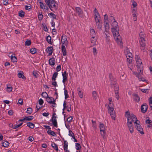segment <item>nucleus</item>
Masks as SVG:
<instances>
[{
	"mask_svg": "<svg viewBox=\"0 0 152 152\" xmlns=\"http://www.w3.org/2000/svg\"><path fill=\"white\" fill-rule=\"evenodd\" d=\"M140 74H138V78L139 80V81H146V82H147V81L145 80L144 78L143 77H140Z\"/></svg>",
	"mask_w": 152,
	"mask_h": 152,
	"instance_id": "obj_47",
	"label": "nucleus"
},
{
	"mask_svg": "<svg viewBox=\"0 0 152 152\" xmlns=\"http://www.w3.org/2000/svg\"><path fill=\"white\" fill-rule=\"evenodd\" d=\"M49 15H51V18H53V19H56V16L53 13L51 12L48 14Z\"/></svg>",
	"mask_w": 152,
	"mask_h": 152,
	"instance_id": "obj_40",
	"label": "nucleus"
},
{
	"mask_svg": "<svg viewBox=\"0 0 152 152\" xmlns=\"http://www.w3.org/2000/svg\"><path fill=\"white\" fill-rule=\"evenodd\" d=\"M131 115V114H130V112L129 110L126 112L125 116L127 118H128V117L130 116Z\"/></svg>",
	"mask_w": 152,
	"mask_h": 152,
	"instance_id": "obj_52",
	"label": "nucleus"
},
{
	"mask_svg": "<svg viewBox=\"0 0 152 152\" xmlns=\"http://www.w3.org/2000/svg\"><path fill=\"white\" fill-rule=\"evenodd\" d=\"M58 73L57 72H55L53 74L52 77V80L53 81H55L56 78L58 75Z\"/></svg>",
	"mask_w": 152,
	"mask_h": 152,
	"instance_id": "obj_27",
	"label": "nucleus"
},
{
	"mask_svg": "<svg viewBox=\"0 0 152 152\" xmlns=\"http://www.w3.org/2000/svg\"><path fill=\"white\" fill-rule=\"evenodd\" d=\"M95 38H92L91 39V43H93L92 46H94L95 45H96V44H95V42H96V41L94 39Z\"/></svg>",
	"mask_w": 152,
	"mask_h": 152,
	"instance_id": "obj_51",
	"label": "nucleus"
},
{
	"mask_svg": "<svg viewBox=\"0 0 152 152\" xmlns=\"http://www.w3.org/2000/svg\"><path fill=\"white\" fill-rule=\"evenodd\" d=\"M40 6V8L42 9H45V7L46 5H44V4L42 2H39Z\"/></svg>",
	"mask_w": 152,
	"mask_h": 152,
	"instance_id": "obj_45",
	"label": "nucleus"
},
{
	"mask_svg": "<svg viewBox=\"0 0 152 152\" xmlns=\"http://www.w3.org/2000/svg\"><path fill=\"white\" fill-rule=\"evenodd\" d=\"M80 89V88L77 89V91H78V95L81 98H83V93L81 92V91L79 90Z\"/></svg>",
	"mask_w": 152,
	"mask_h": 152,
	"instance_id": "obj_44",
	"label": "nucleus"
},
{
	"mask_svg": "<svg viewBox=\"0 0 152 152\" xmlns=\"http://www.w3.org/2000/svg\"><path fill=\"white\" fill-rule=\"evenodd\" d=\"M33 75L35 77L37 78L38 76V74L36 71H33Z\"/></svg>",
	"mask_w": 152,
	"mask_h": 152,
	"instance_id": "obj_50",
	"label": "nucleus"
},
{
	"mask_svg": "<svg viewBox=\"0 0 152 152\" xmlns=\"http://www.w3.org/2000/svg\"><path fill=\"white\" fill-rule=\"evenodd\" d=\"M25 13L22 10H21L19 13L18 15L19 16L21 17H23L24 16Z\"/></svg>",
	"mask_w": 152,
	"mask_h": 152,
	"instance_id": "obj_38",
	"label": "nucleus"
},
{
	"mask_svg": "<svg viewBox=\"0 0 152 152\" xmlns=\"http://www.w3.org/2000/svg\"><path fill=\"white\" fill-rule=\"evenodd\" d=\"M61 41L62 44H65L66 45L68 44V41H67L66 37L65 36L62 35L61 37Z\"/></svg>",
	"mask_w": 152,
	"mask_h": 152,
	"instance_id": "obj_13",
	"label": "nucleus"
},
{
	"mask_svg": "<svg viewBox=\"0 0 152 152\" xmlns=\"http://www.w3.org/2000/svg\"><path fill=\"white\" fill-rule=\"evenodd\" d=\"M44 103L43 100L42 99H40L39 100V103L40 105H42Z\"/></svg>",
	"mask_w": 152,
	"mask_h": 152,
	"instance_id": "obj_59",
	"label": "nucleus"
},
{
	"mask_svg": "<svg viewBox=\"0 0 152 152\" xmlns=\"http://www.w3.org/2000/svg\"><path fill=\"white\" fill-rule=\"evenodd\" d=\"M113 106L112 104H110V106H108V110L109 113L113 112V111H114Z\"/></svg>",
	"mask_w": 152,
	"mask_h": 152,
	"instance_id": "obj_30",
	"label": "nucleus"
},
{
	"mask_svg": "<svg viewBox=\"0 0 152 152\" xmlns=\"http://www.w3.org/2000/svg\"><path fill=\"white\" fill-rule=\"evenodd\" d=\"M130 119V120H132V121H134V124H137V122H139V123H140V121L137 120V118L133 114L131 113V115L130 116L128 117L127 118V120L128 118Z\"/></svg>",
	"mask_w": 152,
	"mask_h": 152,
	"instance_id": "obj_7",
	"label": "nucleus"
},
{
	"mask_svg": "<svg viewBox=\"0 0 152 152\" xmlns=\"http://www.w3.org/2000/svg\"><path fill=\"white\" fill-rule=\"evenodd\" d=\"M55 59L53 57L50 58L49 61V64L51 66H54L55 65Z\"/></svg>",
	"mask_w": 152,
	"mask_h": 152,
	"instance_id": "obj_17",
	"label": "nucleus"
},
{
	"mask_svg": "<svg viewBox=\"0 0 152 152\" xmlns=\"http://www.w3.org/2000/svg\"><path fill=\"white\" fill-rule=\"evenodd\" d=\"M137 70L139 71V73H142L143 72V65L142 62L137 63Z\"/></svg>",
	"mask_w": 152,
	"mask_h": 152,
	"instance_id": "obj_8",
	"label": "nucleus"
},
{
	"mask_svg": "<svg viewBox=\"0 0 152 152\" xmlns=\"http://www.w3.org/2000/svg\"><path fill=\"white\" fill-rule=\"evenodd\" d=\"M132 56V54L130 52L129 53H128L126 55V57L127 58H132L131 57Z\"/></svg>",
	"mask_w": 152,
	"mask_h": 152,
	"instance_id": "obj_64",
	"label": "nucleus"
},
{
	"mask_svg": "<svg viewBox=\"0 0 152 152\" xmlns=\"http://www.w3.org/2000/svg\"><path fill=\"white\" fill-rule=\"evenodd\" d=\"M41 95H42L43 97L46 98H46H47L48 96L47 93L46 92H42L41 94Z\"/></svg>",
	"mask_w": 152,
	"mask_h": 152,
	"instance_id": "obj_36",
	"label": "nucleus"
},
{
	"mask_svg": "<svg viewBox=\"0 0 152 152\" xmlns=\"http://www.w3.org/2000/svg\"><path fill=\"white\" fill-rule=\"evenodd\" d=\"M12 90V88L11 87L7 86V91L8 92H11Z\"/></svg>",
	"mask_w": 152,
	"mask_h": 152,
	"instance_id": "obj_63",
	"label": "nucleus"
},
{
	"mask_svg": "<svg viewBox=\"0 0 152 152\" xmlns=\"http://www.w3.org/2000/svg\"><path fill=\"white\" fill-rule=\"evenodd\" d=\"M99 128L101 134L103 138L104 139L105 138V128L104 124H100Z\"/></svg>",
	"mask_w": 152,
	"mask_h": 152,
	"instance_id": "obj_4",
	"label": "nucleus"
},
{
	"mask_svg": "<svg viewBox=\"0 0 152 152\" xmlns=\"http://www.w3.org/2000/svg\"><path fill=\"white\" fill-rule=\"evenodd\" d=\"M149 105L151 108V110H152V97H151L149 99Z\"/></svg>",
	"mask_w": 152,
	"mask_h": 152,
	"instance_id": "obj_46",
	"label": "nucleus"
},
{
	"mask_svg": "<svg viewBox=\"0 0 152 152\" xmlns=\"http://www.w3.org/2000/svg\"><path fill=\"white\" fill-rule=\"evenodd\" d=\"M108 16L107 14L104 15V25L105 27V31L107 32L109 31L110 28L109 24L108 23Z\"/></svg>",
	"mask_w": 152,
	"mask_h": 152,
	"instance_id": "obj_2",
	"label": "nucleus"
},
{
	"mask_svg": "<svg viewBox=\"0 0 152 152\" xmlns=\"http://www.w3.org/2000/svg\"><path fill=\"white\" fill-rule=\"evenodd\" d=\"M32 111V109L31 107H28L27 109V110L26 111V112L27 113H28L29 114H31Z\"/></svg>",
	"mask_w": 152,
	"mask_h": 152,
	"instance_id": "obj_43",
	"label": "nucleus"
},
{
	"mask_svg": "<svg viewBox=\"0 0 152 152\" xmlns=\"http://www.w3.org/2000/svg\"><path fill=\"white\" fill-rule=\"evenodd\" d=\"M26 124L31 129H33L35 126L34 124L31 122H27Z\"/></svg>",
	"mask_w": 152,
	"mask_h": 152,
	"instance_id": "obj_23",
	"label": "nucleus"
},
{
	"mask_svg": "<svg viewBox=\"0 0 152 152\" xmlns=\"http://www.w3.org/2000/svg\"><path fill=\"white\" fill-rule=\"evenodd\" d=\"M113 86H114V87L115 88L114 90L115 92L118 91L119 86L117 84L116 82L113 84Z\"/></svg>",
	"mask_w": 152,
	"mask_h": 152,
	"instance_id": "obj_24",
	"label": "nucleus"
},
{
	"mask_svg": "<svg viewBox=\"0 0 152 152\" xmlns=\"http://www.w3.org/2000/svg\"><path fill=\"white\" fill-rule=\"evenodd\" d=\"M135 59L136 61V63L142 62L140 58V57L138 55H136L135 56Z\"/></svg>",
	"mask_w": 152,
	"mask_h": 152,
	"instance_id": "obj_34",
	"label": "nucleus"
},
{
	"mask_svg": "<svg viewBox=\"0 0 152 152\" xmlns=\"http://www.w3.org/2000/svg\"><path fill=\"white\" fill-rule=\"evenodd\" d=\"M36 50L35 48H33L30 49V52L31 53L34 54L36 53Z\"/></svg>",
	"mask_w": 152,
	"mask_h": 152,
	"instance_id": "obj_42",
	"label": "nucleus"
},
{
	"mask_svg": "<svg viewBox=\"0 0 152 152\" xmlns=\"http://www.w3.org/2000/svg\"><path fill=\"white\" fill-rule=\"evenodd\" d=\"M145 123L146 124H149V125L147 126L151 128H152V121L151 120L148 119H147L145 121Z\"/></svg>",
	"mask_w": 152,
	"mask_h": 152,
	"instance_id": "obj_19",
	"label": "nucleus"
},
{
	"mask_svg": "<svg viewBox=\"0 0 152 152\" xmlns=\"http://www.w3.org/2000/svg\"><path fill=\"white\" fill-rule=\"evenodd\" d=\"M46 51L49 53V55H51L53 52V48L52 46L49 47L47 48Z\"/></svg>",
	"mask_w": 152,
	"mask_h": 152,
	"instance_id": "obj_14",
	"label": "nucleus"
},
{
	"mask_svg": "<svg viewBox=\"0 0 152 152\" xmlns=\"http://www.w3.org/2000/svg\"><path fill=\"white\" fill-rule=\"evenodd\" d=\"M51 37L50 35L46 37V40L50 44H51Z\"/></svg>",
	"mask_w": 152,
	"mask_h": 152,
	"instance_id": "obj_35",
	"label": "nucleus"
},
{
	"mask_svg": "<svg viewBox=\"0 0 152 152\" xmlns=\"http://www.w3.org/2000/svg\"><path fill=\"white\" fill-rule=\"evenodd\" d=\"M63 77V82L64 84L65 82L67 81V77L68 75H62Z\"/></svg>",
	"mask_w": 152,
	"mask_h": 152,
	"instance_id": "obj_37",
	"label": "nucleus"
},
{
	"mask_svg": "<svg viewBox=\"0 0 152 152\" xmlns=\"http://www.w3.org/2000/svg\"><path fill=\"white\" fill-rule=\"evenodd\" d=\"M111 31L114 37V38L117 42H118V40L120 42V38L121 37L119 33V28L118 23L116 20H114L111 24Z\"/></svg>",
	"mask_w": 152,
	"mask_h": 152,
	"instance_id": "obj_1",
	"label": "nucleus"
},
{
	"mask_svg": "<svg viewBox=\"0 0 152 152\" xmlns=\"http://www.w3.org/2000/svg\"><path fill=\"white\" fill-rule=\"evenodd\" d=\"M64 93L65 95V99H66L69 97V96L68 94L67 91L66 90H65L64 91Z\"/></svg>",
	"mask_w": 152,
	"mask_h": 152,
	"instance_id": "obj_49",
	"label": "nucleus"
},
{
	"mask_svg": "<svg viewBox=\"0 0 152 152\" xmlns=\"http://www.w3.org/2000/svg\"><path fill=\"white\" fill-rule=\"evenodd\" d=\"M115 97L118 100L119 99V96L118 95V91H115Z\"/></svg>",
	"mask_w": 152,
	"mask_h": 152,
	"instance_id": "obj_55",
	"label": "nucleus"
},
{
	"mask_svg": "<svg viewBox=\"0 0 152 152\" xmlns=\"http://www.w3.org/2000/svg\"><path fill=\"white\" fill-rule=\"evenodd\" d=\"M46 100L50 104H53L55 105H56V104L55 103V100L54 98L52 97H49V96L46 98Z\"/></svg>",
	"mask_w": 152,
	"mask_h": 152,
	"instance_id": "obj_12",
	"label": "nucleus"
},
{
	"mask_svg": "<svg viewBox=\"0 0 152 152\" xmlns=\"http://www.w3.org/2000/svg\"><path fill=\"white\" fill-rule=\"evenodd\" d=\"M100 17H98L96 14L95 15V20L96 25L98 28L100 30L102 29V22L100 20Z\"/></svg>",
	"mask_w": 152,
	"mask_h": 152,
	"instance_id": "obj_3",
	"label": "nucleus"
},
{
	"mask_svg": "<svg viewBox=\"0 0 152 152\" xmlns=\"http://www.w3.org/2000/svg\"><path fill=\"white\" fill-rule=\"evenodd\" d=\"M55 115H56V114L55 113H54L53 114L52 118L51 119L50 121L52 122L53 125L54 126L57 127V120L56 119V117L55 116Z\"/></svg>",
	"mask_w": 152,
	"mask_h": 152,
	"instance_id": "obj_9",
	"label": "nucleus"
},
{
	"mask_svg": "<svg viewBox=\"0 0 152 152\" xmlns=\"http://www.w3.org/2000/svg\"><path fill=\"white\" fill-rule=\"evenodd\" d=\"M34 118L33 116H29L27 117H25L24 118V119H25L26 121H30L31 120L33 119Z\"/></svg>",
	"mask_w": 152,
	"mask_h": 152,
	"instance_id": "obj_28",
	"label": "nucleus"
},
{
	"mask_svg": "<svg viewBox=\"0 0 152 152\" xmlns=\"http://www.w3.org/2000/svg\"><path fill=\"white\" fill-rule=\"evenodd\" d=\"M56 70L57 72L61 70V66L60 65L58 66L56 68Z\"/></svg>",
	"mask_w": 152,
	"mask_h": 152,
	"instance_id": "obj_58",
	"label": "nucleus"
},
{
	"mask_svg": "<svg viewBox=\"0 0 152 152\" xmlns=\"http://www.w3.org/2000/svg\"><path fill=\"white\" fill-rule=\"evenodd\" d=\"M61 50L63 53V55L65 56L66 55V48L65 46L63 44L61 45Z\"/></svg>",
	"mask_w": 152,
	"mask_h": 152,
	"instance_id": "obj_20",
	"label": "nucleus"
},
{
	"mask_svg": "<svg viewBox=\"0 0 152 152\" xmlns=\"http://www.w3.org/2000/svg\"><path fill=\"white\" fill-rule=\"evenodd\" d=\"M43 16L42 13V12H41V14H39L38 15V18L39 20H41L43 18Z\"/></svg>",
	"mask_w": 152,
	"mask_h": 152,
	"instance_id": "obj_53",
	"label": "nucleus"
},
{
	"mask_svg": "<svg viewBox=\"0 0 152 152\" xmlns=\"http://www.w3.org/2000/svg\"><path fill=\"white\" fill-rule=\"evenodd\" d=\"M64 150L66 151H67H67L69 152V150H68L67 149L68 146V142H66V141H64Z\"/></svg>",
	"mask_w": 152,
	"mask_h": 152,
	"instance_id": "obj_22",
	"label": "nucleus"
},
{
	"mask_svg": "<svg viewBox=\"0 0 152 152\" xmlns=\"http://www.w3.org/2000/svg\"><path fill=\"white\" fill-rule=\"evenodd\" d=\"M90 35L92 36V38H95L96 34L93 28H91Z\"/></svg>",
	"mask_w": 152,
	"mask_h": 152,
	"instance_id": "obj_21",
	"label": "nucleus"
},
{
	"mask_svg": "<svg viewBox=\"0 0 152 152\" xmlns=\"http://www.w3.org/2000/svg\"><path fill=\"white\" fill-rule=\"evenodd\" d=\"M127 61L130 64L131 63L132 61V58H127Z\"/></svg>",
	"mask_w": 152,
	"mask_h": 152,
	"instance_id": "obj_57",
	"label": "nucleus"
},
{
	"mask_svg": "<svg viewBox=\"0 0 152 152\" xmlns=\"http://www.w3.org/2000/svg\"><path fill=\"white\" fill-rule=\"evenodd\" d=\"M109 113L112 118L114 120H115V115L114 110L113 111V112H110Z\"/></svg>",
	"mask_w": 152,
	"mask_h": 152,
	"instance_id": "obj_29",
	"label": "nucleus"
},
{
	"mask_svg": "<svg viewBox=\"0 0 152 152\" xmlns=\"http://www.w3.org/2000/svg\"><path fill=\"white\" fill-rule=\"evenodd\" d=\"M9 143L7 141H5L3 143V146L4 147H7L9 145Z\"/></svg>",
	"mask_w": 152,
	"mask_h": 152,
	"instance_id": "obj_48",
	"label": "nucleus"
},
{
	"mask_svg": "<svg viewBox=\"0 0 152 152\" xmlns=\"http://www.w3.org/2000/svg\"><path fill=\"white\" fill-rule=\"evenodd\" d=\"M76 12L79 15L82 14L83 12L80 7H77L75 8Z\"/></svg>",
	"mask_w": 152,
	"mask_h": 152,
	"instance_id": "obj_16",
	"label": "nucleus"
},
{
	"mask_svg": "<svg viewBox=\"0 0 152 152\" xmlns=\"http://www.w3.org/2000/svg\"><path fill=\"white\" fill-rule=\"evenodd\" d=\"M145 40L144 39L143 40L142 39H140V44L141 45V46L142 47V48L145 46V43L144 42L145 41Z\"/></svg>",
	"mask_w": 152,
	"mask_h": 152,
	"instance_id": "obj_32",
	"label": "nucleus"
},
{
	"mask_svg": "<svg viewBox=\"0 0 152 152\" xmlns=\"http://www.w3.org/2000/svg\"><path fill=\"white\" fill-rule=\"evenodd\" d=\"M45 1L46 4L48 6L50 9L53 11L52 9H51L52 4L54 3H55V0H45Z\"/></svg>",
	"mask_w": 152,
	"mask_h": 152,
	"instance_id": "obj_10",
	"label": "nucleus"
},
{
	"mask_svg": "<svg viewBox=\"0 0 152 152\" xmlns=\"http://www.w3.org/2000/svg\"><path fill=\"white\" fill-rule=\"evenodd\" d=\"M69 136L72 137V138L74 139V142H77V141L75 137L74 134L73 133L71 130H69Z\"/></svg>",
	"mask_w": 152,
	"mask_h": 152,
	"instance_id": "obj_15",
	"label": "nucleus"
},
{
	"mask_svg": "<svg viewBox=\"0 0 152 152\" xmlns=\"http://www.w3.org/2000/svg\"><path fill=\"white\" fill-rule=\"evenodd\" d=\"M31 41L30 40H27L25 42V45L26 46H29L31 45Z\"/></svg>",
	"mask_w": 152,
	"mask_h": 152,
	"instance_id": "obj_41",
	"label": "nucleus"
},
{
	"mask_svg": "<svg viewBox=\"0 0 152 152\" xmlns=\"http://www.w3.org/2000/svg\"><path fill=\"white\" fill-rule=\"evenodd\" d=\"M22 73L20 72H19L18 74V77L19 78H22L23 80H25L26 79V77L25 76H24L23 75V72H21Z\"/></svg>",
	"mask_w": 152,
	"mask_h": 152,
	"instance_id": "obj_26",
	"label": "nucleus"
},
{
	"mask_svg": "<svg viewBox=\"0 0 152 152\" xmlns=\"http://www.w3.org/2000/svg\"><path fill=\"white\" fill-rule=\"evenodd\" d=\"M73 118V116L69 117L67 118V121L69 122H71L72 121V120Z\"/></svg>",
	"mask_w": 152,
	"mask_h": 152,
	"instance_id": "obj_56",
	"label": "nucleus"
},
{
	"mask_svg": "<svg viewBox=\"0 0 152 152\" xmlns=\"http://www.w3.org/2000/svg\"><path fill=\"white\" fill-rule=\"evenodd\" d=\"M109 78L110 82H111L110 85L111 86V87H113V84L116 82V80L115 78V77L113 76L112 73H110L109 75Z\"/></svg>",
	"mask_w": 152,
	"mask_h": 152,
	"instance_id": "obj_5",
	"label": "nucleus"
},
{
	"mask_svg": "<svg viewBox=\"0 0 152 152\" xmlns=\"http://www.w3.org/2000/svg\"><path fill=\"white\" fill-rule=\"evenodd\" d=\"M93 98L95 100H96L97 98V94L96 91H94L92 93Z\"/></svg>",
	"mask_w": 152,
	"mask_h": 152,
	"instance_id": "obj_31",
	"label": "nucleus"
},
{
	"mask_svg": "<svg viewBox=\"0 0 152 152\" xmlns=\"http://www.w3.org/2000/svg\"><path fill=\"white\" fill-rule=\"evenodd\" d=\"M133 95L134 96L133 99L134 100L137 102H139L140 101V97L137 94H133Z\"/></svg>",
	"mask_w": 152,
	"mask_h": 152,
	"instance_id": "obj_18",
	"label": "nucleus"
},
{
	"mask_svg": "<svg viewBox=\"0 0 152 152\" xmlns=\"http://www.w3.org/2000/svg\"><path fill=\"white\" fill-rule=\"evenodd\" d=\"M148 106L146 103H144L141 106V110L143 113H145L147 110Z\"/></svg>",
	"mask_w": 152,
	"mask_h": 152,
	"instance_id": "obj_11",
	"label": "nucleus"
},
{
	"mask_svg": "<svg viewBox=\"0 0 152 152\" xmlns=\"http://www.w3.org/2000/svg\"><path fill=\"white\" fill-rule=\"evenodd\" d=\"M11 61L13 62H16L17 61V58L15 56H11Z\"/></svg>",
	"mask_w": 152,
	"mask_h": 152,
	"instance_id": "obj_33",
	"label": "nucleus"
},
{
	"mask_svg": "<svg viewBox=\"0 0 152 152\" xmlns=\"http://www.w3.org/2000/svg\"><path fill=\"white\" fill-rule=\"evenodd\" d=\"M148 89H142L141 90V91L144 93H148Z\"/></svg>",
	"mask_w": 152,
	"mask_h": 152,
	"instance_id": "obj_60",
	"label": "nucleus"
},
{
	"mask_svg": "<svg viewBox=\"0 0 152 152\" xmlns=\"http://www.w3.org/2000/svg\"><path fill=\"white\" fill-rule=\"evenodd\" d=\"M51 146L56 151H58V146L54 142H53V143H52L51 144Z\"/></svg>",
	"mask_w": 152,
	"mask_h": 152,
	"instance_id": "obj_25",
	"label": "nucleus"
},
{
	"mask_svg": "<svg viewBox=\"0 0 152 152\" xmlns=\"http://www.w3.org/2000/svg\"><path fill=\"white\" fill-rule=\"evenodd\" d=\"M134 124L136 129L141 134H144V132H143V129L140 125V123H139L137 122V124Z\"/></svg>",
	"mask_w": 152,
	"mask_h": 152,
	"instance_id": "obj_6",
	"label": "nucleus"
},
{
	"mask_svg": "<svg viewBox=\"0 0 152 152\" xmlns=\"http://www.w3.org/2000/svg\"><path fill=\"white\" fill-rule=\"evenodd\" d=\"M76 149L77 150H80L81 149V146L79 143H76L75 144Z\"/></svg>",
	"mask_w": 152,
	"mask_h": 152,
	"instance_id": "obj_39",
	"label": "nucleus"
},
{
	"mask_svg": "<svg viewBox=\"0 0 152 152\" xmlns=\"http://www.w3.org/2000/svg\"><path fill=\"white\" fill-rule=\"evenodd\" d=\"M94 15H95V14H96L98 16V17H100L99 14L98 12V11L96 9V8H95L94 9Z\"/></svg>",
	"mask_w": 152,
	"mask_h": 152,
	"instance_id": "obj_54",
	"label": "nucleus"
},
{
	"mask_svg": "<svg viewBox=\"0 0 152 152\" xmlns=\"http://www.w3.org/2000/svg\"><path fill=\"white\" fill-rule=\"evenodd\" d=\"M43 27L44 30V31L46 32L48 31V29L46 25H44L43 24Z\"/></svg>",
	"mask_w": 152,
	"mask_h": 152,
	"instance_id": "obj_61",
	"label": "nucleus"
},
{
	"mask_svg": "<svg viewBox=\"0 0 152 152\" xmlns=\"http://www.w3.org/2000/svg\"><path fill=\"white\" fill-rule=\"evenodd\" d=\"M31 8V6H28L26 5L25 7V9L26 10H30Z\"/></svg>",
	"mask_w": 152,
	"mask_h": 152,
	"instance_id": "obj_62",
	"label": "nucleus"
}]
</instances>
